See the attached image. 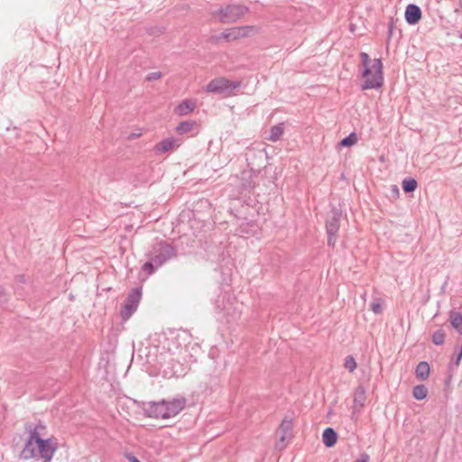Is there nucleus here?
<instances>
[{"instance_id": "obj_1", "label": "nucleus", "mask_w": 462, "mask_h": 462, "mask_svg": "<svg viewBox=\"0 0 462 462\" xmlns=\"http://www.w3.org/2000/svg\"><path fill=\"white\" fill-rule=\"evenodd\" d=\"M363 66L362 78L365 79L361 85L363 90L378 89L383 84V62L381 59L371 60L366 52L360 53Z\"/></svg>"}, {"instance_id": "obj_2", "label": "nucleus", "mask_w": 462, "mask_h": 462, "mask_svg": "<svg viewBox=\"0 0 462 462\" xmlns=\"http://www.w3.org/2000/svg\"><path fill=\"white\" fill-rule=\"evenodd\" d=\"M185 405L186 399L179 397L169 401L149 402L144 405L143 411L150 418L169 419L179 414Z\"/></svg>"}, {"instance_id": "obj_3", "label": "nucleus", "mask_w": 462, "mask_h": 462, "mask_svg": "<svg viewBox=\"0 0 462 462\" xmlns=\"http://www.w3.org/2000/svg\"><path fill=\"white\" fill-rule=\"evenodd\" d=\"M32 448V451L30 448L27 451L26 448H23L22 457L25 459L35 458L42 462H51L58 449V442L55 438H48L34 443Z\"/></svg>"}, {"instance_id": "obj_4", "label": "nucleus", "mask_w": 462, "mask_h": 462, "mask_svg": "<svg viewBox=\"0 0 462 462\" xmlns=\"http://www.w3.org/2000/svg\"><path fill=\"white\" fill-rule=\"evenodd\" d=\"M248 12V8L243 5L230 4L218 10L212 11L211 14L222 23H236Z\"/></svg>"}, {"instance_id": "obj_5", "label": "nucleus", "mask_w": 462, "mask_h": 462, "mask_svg": "<svg viewBox=\"0 0 462 462\" xmlns=\"http://www.w3.org/2000/svg\"><path fill=\"white\" fill-rule=\"evenodd\" d=\"M240 86L241 81L229 80L221 77L210 80L207 85L206 90L210 93L220 95L223 97H228L235 95V90H236Z\"/></svg>"}, {"instance_id": "obj_6", "label": "nucleus", "mask_w": 462, "mask_h": 462, "mask_svg": "<svg viewBox=\"0 0 462 462\" xmlns=\"http://www.w3.org/2000/svg\"><path fill=\"white\" fill-rule=\"evenodd\" d=\"M148 256L154 262L156 267H160L167 261L176 256V250L167 242L161 241L152 246Z\"/></svg>"}, {"instance_id": "obj_7", "label": "nucleus", "mask_w": 462, "mask_h": 462, "mask_svg": "<svg viewBox=\"0 0 462 462\" xmlns=\"http://www.w3.org/2000/svg\"><path fill=\"white\" fill-rule=\"evenodd\" d=\"M341 210L332 208L326 220V232L328 235V245L334 248L337 240V233L340 227Z\"/></svg>"}, {"instance_id": "obj_8", "label": "nucleus", "mask_w": 462, "mask_h": 462, "mask_svg": "<svg viewBox=\"0 0 462 462\" xmlns=\"http://www.w3.org/2000/svg\"><path fill=\"white\" fill-rule=\"evenodd\" d=\"M25 433L28 435L24 447L28 451L29 448L32 451V445L39 440H43L46 434V426L42 421L26 422L24 425Z\"/></svg>"}, {"instance_id": "obj_9", "label": "nucleus", "mask_w": 462, "mask_h": 462, "mask_svg": "<svg viewBox=\"0 0 462 462\" xmlns=\"http://www.w3.org/2000/svg\"><path fill=\"white\" fill-rule=\"evenodd\" d=\"M141 299V288H134L129 292L120 310V315L123 321L128 320L131 316L137 310Z\"/></svg>"}, {"instance_id": "obj_10", "label": "nucleus", "mask_w": 462, "mask_h": 462, "mask_svg": "<svg viewBox=\"0 0 462 462\" xmlns=\"http://www.w3.org/2000/svg\"><path fill=\"white\" fill-rule=\"evenodd\" d=\"M258 32V29L253 25H244L238 27H233L230 29H226L221 32L218 36V39H223L227 42L239 40L242 38L249 37L254 33Z\"/></svg>"}, {"instance_id": "obj_11", "label": "nucleus", "mask_w": 462, "mask_h": 462, "mask_svg": "<svg viewBox=\"0 0 462 462\" xmlns=\"http://www.w3.org/2000/svg\"><path fill=\"white\" fill-rule=\"evenodd\" d=\"M243 304L236 298L228 297L226 302L223 303V311L226 317L227 322L236 321L242 313Z\"/></svg>"}, {"instance_id": "obj_12", "label": "nucleus", "mask_w": 462, "mask_h": 462, "mask_svg": "<svg viewBox=\"0 0 462 462\" xmlns=\"http://www.w3.org/2000/svg\"><path fill=\"white\" fill-rule=\"evenodd\" d=\"M180 145L179 141L174 137H168L156 143L154 152L156 153H165L178 148Z\"/></svg>"}, {"instance_id": "obj_13", "label": "nucleus", "mask_w": 462, "mask_h": 462, "mask_svg": "<svg viewBox=\"0 0 462 462\" xmlns=\"http://www.w3.org/2000/svg\"><path fill=\"white\" fill-rule=\"evenodd\" d=\"M366 401V391L363 385H359L354 392L353 412L357 413L365 406Z\"/></svg>"}, {"instance_id": "obj_14", "label": "nucleus", "mask_w": 462, "mask_h": 462, "mask_svg": "<svg viewBox=\"0 0 462 462\" xmlns=\"http://www.w3.org/2000/svg\"><path fill=\"white\" fill-rule=\"evenodd\" d=\"M292 420L284 419L279 427L280 439L277 448H282L284 441L291 436Z\"/></svg>"}, {"instance_id": "obj_15", "label": "nucleus", "mask_w": 462, "mask_h": 462, "mask_svg": "<svg viewBox=\"0 0 462 462\" xmlns=\"http://www.w3.org/2000/svg\"><path fill=\"white\" fill-rule=\"evenodd\" d=\"M421 18V11L415 5H409L405 10V19L409 24H416Z\"/></svg>"}, {"instance_id": "obj_16", "label": "nucleus", "mask_w": 462, "mask_h": 462, "mask_svg": "<svg viewBox=\"0 0 462 462\" xmlns=\"http://www.w3.org/2000/svg\"><path fill=\"white\" fill-rule=\"evenodd\" d=\"M196 107V102L190 99L183 100L175 109V113L179 116H186L191 113Z\"/></svg>"}, {"instance_id": "obj_17", "label": "nucleus", "mask_w": 462, "mask_h": 462, "mask_svg": "<svg viewBox=\"0 0 462 462\" xmlns=\"http://www.w3.org/2000/svg\"><path fill=\"white\" fill-rule=\"evenodd\" d=\"M322 439L326 447L331 448L337 443V434L332 428H327L322 433Z\"/></svg>"}, {"instance_id": "obj_18", "label": "nucleus", "mask_w": 462, "mask_h": 462, "mask_svg": "<svg viewBox=\"0 0 462 462\" xmlns=\"http://www.w3.org/2000/svg\"><path fill=\"white\" fill-rule=\"evenodd\" d=\"M430 371V365L427 362L422 361L417 365L415 369V375L417 379L420 381H425L429 378Z\"/></svg>"}, {"instance_id": "obj_19", "label": "nucleus", "mask_w": 462, "mask_h": 462, "mask_svg": "<svg viewBox=\"0 0 462 462\" xmlns=\"http://www.w3.org/2000/svg\"><path fill=\"white\" fill-rule=\"evenodd\" d=\"M196 126L197 122L194 120L182 121L177 125L176 132L177 134L182 135L191 133L196 128Z\"/></svg>"}, {"instance_id": "obj_20", "label": "nucleus", "mask_w": 462, "mask_h": 462, "mask_svg": "<svg viewBox=\"0 0 462 462\" xmlns=\"http://www.w3.org/2000/svg\"><path fill=\"white\" fill-rule=\"evenodd\" d=\"M449 321L451 326L459 333L462 334V314L455 310L449 313Z\"/></svg>"}, {"instance_id": "obj_21", "label": "nucleus", "mask_w": 462, "mask_h": 462, "mask_svg": "<svg viewBox=\"0 0 462 462\" xmlns=\"http://www.w3.org/2000/svg\"><path fill=\"white\" fill-rule=\"evenodd\" d=\"M257 225L254 221L242 222L239 226L238 231L243 235H253L256 232Z\"/></svg>"}, {"instance_id": "obj_22", "label": "nucleus", "mask_w": 462, "mask_h": 462, "mask_svg": "<svg viewBox=\"0 0 462 462\" xmlns=\"http://www.w3.org/2000/svg\"><path fill=\"white\" fill-rule=\"evenodd\" d=\"M283 132H284V128H283L282 124L273 125L270 130L269 140L272 142H277L282 136Z\"/></svg>"}, {"instance_id": "obj_23", "label": "nucleus", "mask_w": 462, "mask_h": 462, "mask_svg": "<svg viewBox=\"0 0 462 462\" xmlns=\"http://www.w3.org/2000/svg\"><path fill=\"white\" fill-rule=\"evenodd\" d=\"M428 389L425 385H416L412 389V395L416 400H423L427 397Z\"/></svg>"}, {"instance_id": "obj_24", "label": "nucleus", "mask_w": 462, "mask_h": 462, "mask_svg": "<svg viewBox=\"0 0 462 462\" xmlns=\"http://www.w3.org/2000/svg\"><path fill=\"white\" fill-rule=\"evenodd\" d=\"M418 183L416 180L412 178L404 179L402 181V189L406 193L413 192L416 189Z\"/></svg>"}, {"instance_id": "obj_25", "label": "nucleus", "mask_w": 462, "mask_h": 462, "mask_svg": "<svg viewBox=\"0 0 462 462\" xmlns=\"http://www.w3.org/2000/svg\"><path fill=\"white\" fill-rule=\"evenodd\" d=\"M446 333L442 329H438L432 335V342L437 346L444 344Z\"/></svg>"}, {"instance_id": "obj_26", "label": "nucleus", "mask_w": 462, "mask_h": 462, "mask_svg": "<svg viewBox=\"0 0 462 462\" xmlns=\"http://www.w3.org/2000/svg\"><path fill=\"white\" fill-rule=\"evenodd\" d=\"M357 142V136L355 133H351L348 136L343 138L340 142L341 146H352Z\"/></svg>"}, {"instance_id": "obj_27", "label": "nucleus", "mask_w": 462, "mask_h": 462, "mask_svg": "<svg viewBox=\"0 0 462 462\" xmlns=\"http://www.w3.org/2000/svg\"><path fill=\"white\" fill-rule=\"evenodd\" d=\"M344 367L350 373L354 372L356 368V362L352 356H346L344 364Z\"/></svg>"}, {"instance_id": "obj_28", "label": "nucleus", "mask_w": 462, "mask_h": 462, "mask_svg": "<svg viewBox=\"0 0 462 462\" xmlns=\"http://www.w3.org/2000/svg\"><path fill=\"white\" fill-rule=\"evenodd\" d=\"M370 309L374 314H381L383 311L382 300L380 299H374L370 305Z\"/></svg>"}, {"instance_id": "obj_29", "label": "nucleus", "mask_w": 462, "mask_h": 462, "mask_svg": "<svg viewBox=\"0 0 462 462\" xmlns=\"http://www.w3.org/2000/svg\"><path fill=\"white\" fill-rule=\"evenodd\" d=\"M157 267L154 264V262H152L151 259L150 261L146 262L143 267L142 270L146 273L147 275H151L155 272V269Z\"/></svg>"}, {"instance_id": "obj_30", "label": "nucleus", "mask_w": 462, "mask_h": 462, "mask_svg": "<svg viewBox=\"0 0 462 462\" xmlns=\"http://www.w3.org/2000/svg\"><path fill=\"white\" fill-rule=\"evenodd\" d=\"M162 78V73L157 71V72H152V73H149L147 76H146V80L147 81H154V80H157L159 79Z\"/></svg>"}, {"instance_id": "obj_31", "label": "nucleus", "mask_w": 462, "mask_h": 462, "mask_svg": "<svg viewBox=\"0 0 462 462\" xmlns=\"http://www.w3.org/2000/svg\"><path fill=\"white\" fill-rule=\"evenodd\" d=\"M462 359V349L459 350V352L457 353V357L456 359L452 360V363L456 365V366H458L459 364H460V361Z\"/></svg>"}, {"instance_id": "obj_32", "label": "nucleus", "mask_w": 462, "mask_h": 462, "mask_svg": "<svg viewBox=\"0 0 462 462\" xmlns=\"http://www.w3.org/2000/svg\"><path fill=\"white\" fill-rule=\"evenodd\" d=\"M369 456L366 453H363L360 455V457L357 458L355 462H369Z\"/></svg>"}, {"instance_id": "obj_33", "label": "nucleus", "mask_w": 462, "mask_h": 462, "mask_svg": "<svg viewBox=\"0 0 462 462\" xmlns=\"http://www.w3.org/2000/svg\"><path fill=\"white\" fill-rule=\"evenodd\" d=\"M167 342H168V349L169 351H171L172 354H175V351L171 349V345H176L174 340L173 339H167Z\"/></svg>"}, {"instance_id": "obj_34", "label": "nucleus", "mask_w": 462, "mask_h": 462, "mask_svg": "<svg viewBox=\"0 0 462 462\" xmlns=\"http://www.w3.org/2000/svg\"><path fill=\"white\" fill-rule=\"evenodd\" d=\"M5 290L2 286H0V301H2L5 299Z\"/></svg>"}, {"instance_id": "obj_35", "label": "nucleus", "mask_w": 462, "mask_h": 462, "mask_svg": "<svg viewBox=\"0 0 462 462\" xmlns=\"http://www.w3.org/2000/svg\"><path fill=\"white\" fill-rule=\"evenodd\" d=\"M393 33V22L389 24V34L391 35Z\"/></svg>"}, {"instance_id": "obj_36", "label": "nucleus", "mask_w": 462, "mask_h": 462, "mask_svg": "<svg viewBox=\"0 0 462 462\" xmlns=\"http://www.w3.org/2000/svg\"><path fill=\"white\" fill-rule=\"evenodd\" d=\"M17 281H19V282H24V277H23V275L17 276Z\"/></svg>"}, {"instance_id": "obj_37", "label": "nucleus", "mask_w": 462, "mask_h": 462, "mask_svg": "<svg viewBox=\"0 0 462 462\" xmlns=\"http://www.w3.org/2000/svg\"><path fill=\"white\" fill-rule=\"evenodd\" d=\"M130 461H131V462H140V461H139L135 457H132L130 458Z\"/></svg>"}, {"instance_id": "obj_38", "label": "nucleus", "mask_w": 462, "mask_h": 462, "mask_svg": "<svg viewBox=\"0 0 462 462\" xmlns=\"http://www.w3.org/2000/svg\"><path fill=\"white\" fill-rule=\"evenodd\" d=\"M459 6L461 7L462 9V0H459Z\"/></svg>"}]
</instances>
